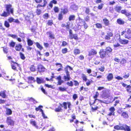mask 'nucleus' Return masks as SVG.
<instances>
[{
	"label": "nucleus",
	"instance_id": "nucleus-1",
	"mask_svg": "<svg viewBox=\"0 0 131 131\" xmlns=\"http://www.w3.org/2000/svg\"><path fill=\"white\" fill-rule=\"evenodd\" d=\"M121 34L122 35L124 34L126 38L129 39L131 38V30L129 29H125V30L122 32Z\"/></svg>",
	"mask_w": 131,
	"mask_h": 131
},
{
	"label": "nucleus",
	"instance_id": "nucleus-2",
	"mask_svg": "<svg viewBox=\"0 0 131 131\" xmlns=\"http://www.w3.org/2000/svg\"><path fill=\"white\" fill-rule=\"evenodd\" d=\"M113 36V34L112 33L108 32H107V35L105 36V39L107 40L108 42L112 43L113 42V39H112L111 40V37H112Z\"/></svg>",
	"mask_w": 131,
	"mask_h": 131
},
{
	"label": "nucleus",
	"instance_id": "nucleus-3",
	"mask_svg": "<svg viewBox=\"0 0 131 131\" xmlns=\"http://www.w3.org/2000/svg\"><path fill=\"white\" fill-rule=\"evenodd\" d=\"M6 10L8 13L13 14V9L10 4H6L5 5Z\"/></svg>",
	"mask_w": 131,
	"mask_h": 131
},
{
	"label": "nucleus",
	"instance_id": "nucleus-4",
	"mask_svg": "<svg viewBox=\"0 0 131 131\" xmlns=\"http://www.w3.org/2000/svg\"><path fill=\"white\" fill-rule=\"evenodd\" d=\"M24 15L26 19L29 20V18H31L33 17V13L31 12H26L24 14Z\"/></svg>",
	"mask_w": 131,
	"mask_h": 131
},
{
	"label": "nucleus",
	"instance_id": "nucleus-5",
	"mask_svg": "<svg viewBox=\"0 0 131 131\" xmlns=\"http://www.w3.org/2000/svg\"><path fill=\"white\" fill-rule=\"evenodd\" d=\"M64 72L66 73V75L64 76L63 79L65 81H68L70 80V79H71L69 72L68 71H67L66 69L65 70V71H64Z\"/></svg>",
	"mask_w": 131,
	"mask_h": 131
},
{
	"label": "nucleus",
	"instance_id": "nucleus-6",
	"mask_svg": "<svg viewBox=\"0 0 131 131\" xmlns=\"http://www.w3.org/2000/svg\"><path fill=\"white\" fill-rule=\"evenodd\" d=\"M79 20L80 22V23L79 24V25L80 26H83L84 28L85 29H86L88 27V26L87 24L85 23V21L83 19L79 18Z\"/></svg>",
	"mask_w": 131,
	"mask_h": 131
},
{
	"label": "nucleus",
	"instance_id": "nucleus-7",
	"mask_svg": "<svg viewBox=\"0 0 131 131\" xmlns=\"http://www.w3.org/2000/svg\"><path fill=\"white\" fill-rule=\"evenodd\" d=\"M99 54L100 58H103L106 57L107 53L105 50L101 49L100 51Z\"/></svg>",
	"mask_w": 131,
	"mask_h": 131
},
{
	"label": "nucleus",
	"instance_id": "nucleus-8",
	"mask_svg": "<svg viewBox=\"0 0 131 131\" xmlns=\"http://www.w3.org/2000/svg\"><path fill=\"white\" fill-rule=\"evenodd\" d=\"M6 123L8 125H13L14 124V122L11 119L10 117H7L6 120Z\"/></svg>",
	"mask_w": 131,
	"mask_h": 131
},
{
	"label": "nucleus",
	"instance_id": "nucleus-9",
	"mask_svg": "<svg viewBox=\"0 0 131 131\" xmlns=\"http://www.w3.org/2000/svg\"><path fill=\"white\" fill-rule=\"evenodd\" d=\"M36 82L38 84L43 83L45 82L43 79L41 78H37Z\"/></svg>",
	"mask_w": 131,
	"mask_h": 131
},
{
	"label": "nucleus",
	"instance_id": "nucleus-10",
	"mask_svg": "<svg viewBox=\"0 0 131 131\" xmlns=\"http://www.w3.org/2000/svg\"><path fill=\"white\" fill-rule=\"evenodd\" d=\"M97 53V51L95 50L92 49L89 51L88 56H90L96 55V54Z\"/></svg>",
	"mask_w": 131,
	"mask_h": 131
},
{
	"label": "nucleus",
	"instance_id": "nucleus-11",
	"mask_svg": "<svg viewBox=\"0 0 131 131\" xmlns=\"http://www.w3.org/2000/svg\"><path fill=\"white\" fill-rule=\"evenodd\" d=\"M18 86L24 88H25L26 87H27L26 84L22 82H20L19 83Z\"/></svg>",
	"mask_w": 131,
	"mask_h": 131
},
{
	"label": "nucleus",
	"instance_id": "nucleus-12",
	"mask_svg": "<svg viewBox=\"0 0 131 131\" xmlns=\"http://www.w3.org/2000/svg\"><path fill=\"white\" fill-rule=\"evenodd\" d=\"M105 51L106 52L107 54L108 55V53H111L112 52V49L111 48L108 47L106 48Z\"/></svg>",
	"mask_w": 131,
	"mask_h": 131
},
{
	"label": "nucleus",
	"instance_id": "nucleus-13",
	"mask_svg": "<svg viewBox=\"0 0 131 131\" xmlns=\"http://www.w3.org/2000/svg\"><path fill=\"white\" fill-rule=\"evenodd\" d=\"M22 46L20 44L17 45L15 47V49L17 51H19L22 48Z\"/></svg>",
	"mask_w": 131,
	"mask_h": 131
},
{
	"label": "nucleus",
	"instance_id": "nucleus-14",
	"mask_svg": "<svg viewBox=\"0 0 131 131\" xmlns=\"http://www.w3.org/2000/svg\"><path fill=\"white\" fill-rule=\"evenodd\" d=\"M38 69L40 72H43L45 71V68L42 65H39L38 67Z\"/></svg>",
	"mask_w": 131,
	"mask_h": 131
},
{
	"label": "nucleus",
	"instance_id": "nucleus-15",
	"mask_svg": "<svg viewBox=\"0 0 131 131\" xmlns=\"http://www.w3.org/2000/svg\"><path fill=\"white\" fill-rule=\"evenodd\" d=\"M30 123L32 125L35 126L37 128H38V127L37 125L36 122L32 120H30Z\"/></svg>",
	"mask_w": 131,
	"mask_h": 131
},
{
	"label": "nucleus",
	"instance_id": "nucleus-16",
	"mask_svg": "<svg viewBox=\"0 0 131 131\" xmlns=\"http://www.w3.org/2000/svg\"><path fill=\"white\" fill-rule=\"evenodd\" d=\"M120 42L123 44H127L128 42V41L126 40H122L120 39L119 40Z\"/></svg>",
	"mask_w": 131,
	"mask_h": 131
},
{
	"label": "nucleus",
	"instance_id": "nucleus-17",
	"mask_svg": "<svg viewBox=\"0 0 131 131\" xmlns=\"http://www.w3.org/2000/svg\"><path fill=\"white\" fill-rule=\"evenodd\" d=\"M43 5H42L40 4H38V5L37 6V8H38L40 7H44L46 5L47 3V2L46 1V0H43Z\"/></svg>",
	"mask_w": 131,
	"mask_h": 131
},
{
	"label": "nucleus",
	"instance_id": "nucleus-18",
	"mask_svg": "<svg viewBox=\"0 0 131 131\" xmlns=\"http://www.w3.org/2000/svg\"><path fill=\"white\" fill-rule=\"evenodd\" d=\"M104 23L106 26H108L109 24V21L106 18L103 19Z\"/></svg>",
	"mask_w": 131,
	"mask_h": 131
},
{
	"label": "nucleus",
	"instance_id": "nucleus-19",
	"mask_svg": "<svg viewBox=\"0 0 131 131\" xmlns=\"http://www.w3.org/2000/svg\"><path fill=\"white\" fill-rule=\"evenodd\" d=\"M123 126L119 125H117L114 127V129L117 130H123Z\"/></svg>",
	"mask_w": 131,
	"mask_h": 131
},
{
	"label": "nucleus",
	"instance_id": "nucleus-20",
	"mask_svg": "<svg viewBox=\"0 0 131 131\" xmlns=\"http://www.w3.org/2000/svg\"><path fill=\"white\" fill-rule=\"evenodd\" d=\"M73 52L74 54L77 55L80 53V51L79 49H75L74 50Z\"/></svg>",
	"mask_w": 131,
	"mask_h": 131
},
{
	"label": "nucleus",
	"instance_id": "nucleus-21",
	"mask_svg": "<svg viewBox=\"0 0 131 131\" xmlns=\"http://www.w3.org/2000/svg\"><path fill=\"white\" fill-rule=\"evenodd\" d=\"M113 46L114 48H117L120 47L121 46L118 42H114V43Z\"/></svg>",
	"mask_w": 131,
	"mask_h": 131
},
{
	"label": "nucleus",
	"instance_id": "nucleus-22",
	"mask_svg": "<svg viewBox=\"0 0 131 131\" xmlns=\"http://www.w3.org/2000/svg\"><path fill=\"white\" fill-rule=\"evenodd\" d=\"M10 14V13H8V12H6L4 11L3 13L1 14V16L4 17H6L8 16Z\"/></svg>",
	"mask_w": 131,
	"mask_h": 131
},
{
	"label": "nucleus",
	"instance_id": "nucleus-23",
	"mask_svg": "<svg viewBox=\"0 0 131 131\" xmlns=\"http://www.w3.org/2000/svg\"><path fill=\"white\" fill-rule=\"evenodd\" d=\"M75 16L74 15H70L69 17V21L73 20L75 19Z\"/></svg>",
	"mask_w": 131,
	"mask_h": 131
},
{
	"label": "nucleus",
	"instance_id": "nucleus-24",
	"mask_svg": "<svg viewBox=\"0 0 131 131\" xmlns=\"http://www.w3.org/2000/svg\"><path fill=\"white\" fill-rule=\"evenodd\" d=\"M47 34L49 36L51 39H54V35L50 31H49L47 32Z\"/></svg>",
	"mask_w": 131,
	"mask_h": 131
},
{
	"label": "nucleus",
	"instance_id": "nucleus-25",
	"mask_svg": "<svg viewBox=\"0 0 131 131\" xmlns=\"http://www.w3.org/2000/svg\"><path fill=\"white\" fill-rule=\"evenodd\" d=\"M99 95V93H98V92H97L96 93V94H95V96L94 97L95 100H97V99H96L97 98V97H98V96ZM98 100V101H100V102L101 103H104V101H103L102 100Z\"/></svg>",
	"mask_w": 131,
	"mask_h": 131
},
{
	"label": "nucleus",
	"instance_id": "nucleus-26",
	"mask_svg": "<svg viewBox=\"0 0 131 131\" xmlns=\"http://www.w3.org/2000/svg\"><path fill=\"white\" fill-rule=\"evenodd\" d=\"M121 7L120 6L117 5L115 8V9L116 11L119 12L121 9Z\"/></svg>",
	"mask_w": 131,
	"mask_h": 131
},
{
	"label": "nucleus",
	"instance_id": "nucleus-27",
	"mask_svg": "<svg viewBox=\"0 0 131 131\" xmlns=\"http://www.w3.org/2000/svg\"><path fill=\"white\" fill-rule=\"evenodd\" d=\"M113 74L111 73H110L108 75L107 78L108 81H110L113 79Z\"/></svg>",
	"mask_w": 131,
	"mask_h": 131
},
{
	"label": "nucleus",
	"instance_id": "nucleus-28",
	"mask_svg": "<svg viewBox=\"0 0 131 131\" xmlns=\"http://www.w3.org/2000/svg\"><path fill=\"white\" fill-rule=\"evenodd\" d=\"M71 9L74 10H76L78 8V6L75 4L71 5L70 7Z\"/></svg>",
	"mask_w": 131,
	"mask_h": 131
},
{
	"label": "nucleus",
	"instance_id": "nucleus-29",
	"mask_svg": "<svg viewBox=\"0 0 131 131\" xmlns=\"http://www.w3.org/2000/svg\"><path fill=\"white\" fill-rule=\"evenodd\" d=\"M123 127L124 128L123 129H124L126 131H130V129L129 128V127L126 125H124Z\"/></svg>",
	"mask_w": 131,
	"mask_h": 131
},
{
	"label": "nucleus",
	"instance_id": "nucleus-30",
	"mask_svg": "<svg viewBox=\"0 0 131 131\" xmlns=\"http://www.w3.org/2000/svg\"><path fill=\"white\" fill-rule=\"evenodd\" d=\"M27 42L28 45L29 46H31L33 44V41L31 40L30 39H27Z\"/></svg>",
	"mask_w": 131,
	"mask_h": 131
},
{
	"label": "nucleus",
	"instance_id": "nucleus-31",
	"mask_svg": "<svg viewBox=\"0 0 131 131\" xmlns=\"http://www.w3.org/2000/svg\"><path fill=\"white\" fill-rule=\"evenodd\" d=\"M0 96H1L2 97L4 98L6 97V96L4 91H2L0 92Z\"/></svg>",
	"mask_w": 131,
	"mask_h": 131
},
{
	"label": "nucleus",
	"instance_id": "nucleus-32",
	"mask_svg": "<svg viewBox=\"0 0 131 131\" xmlns=\"http://www.w3.org/2000/svg\"><path fill=\"white\" fill-rule=\"evenodd\" d=\"M56 112H61L62 111L61 108L60 106H58L57 108H56L55 110Z\"/></svg>",
	"mask_w": 131,
	"mask_h": 131
},
{
	"label": "nucleus",
	"instance_id": "nucleus-33",
	"mask_svg": "<svg viewBox=\"0 0 131 131\" xmlns=\"http://www.w3.org/2000/svg\"><path fill=\"white\" fill-rule=\"evenodd\" d=\"M15 44V43L13 41H11V42L9 43V46L10 47H14Z\"/></svg>",
	"mask_w": 131,
	"mask_h": 131
},
{
	"label": "nucleus",
	"instance_id": "nucleus-34",
	"mask_svg": "<svg viewBox=\"0 0 131 131\" xmlns=\"http://www.w3.org/2000/svg\"><path fill=\"white\" fill-rule=\"evenodd\" d=\"M117 23L120 24H124V21L121 19H118L117 20Z\"/></svg>",
	"mask_w": 131,
	"mask_h": 131
},
{
	"label": "nucleus",
	"instance_id": "nucleus-35",
	"mask_svg": "<svg viewBox=\"0 0 131 131\" xmlns=\"http://www.w3.org/2000/svg\"><path fill=\"white\" fill-rule=\"evenodd\" d=\"M122 115L125 118H127L128 117L127 114L126 112L123 113L122 114Z\"/></svg>",
	"mask_w": 131,
	"mask_h": 131
},
{
	"label": "nucleus",
	"instance_id": "nucleus-36",
	"mask_svg": "<svg viewBox=\"0 0 131 131\" xmlns=\"http://www.w3.org/2000/svg\"><path fill=\"white\" fill-rule=\"evenodd\" d=\"M12 114V111L10 109H7L6 110V114L7 115H9Z\"/></svg>",
	"mask_w": 131,
	"mask_h": 131
},
{
	"label": "nucleus",
	"instance_id": "nucleus-37",
	"mask_svg": "<svg viewBox=\"0 0 131 131\" xmlns=\"http://www.w3.org/2000/svg\"><path fill=\"white\" fill-rule=\"evenodd\" d=\"M68 12V10L67 9L65 8L63 9V10L62 9H61V13H63L64 14H66Z\"/></svg>",
	"mask_w": 131,
	"mask_h": 131
},
{
	"label": "nucleus",
	"instance_id": "nucleus-38",
	"mask_svg": "<svg viewBox=\"0 0 131 131\" xmlns=\"http://www.w3.org/2000/svg\"><path fill=\"white\" fill-rule=\"evenodd\" d=\"M36 44L37 47L40 50H41L42 49L43 47L42 46H41L39 43L38 42H36Z\"/></svg>",
	"mask_w": 131,
	"mask_h": 131
},
{
	"label": "nucleus",
	"instance_id": "nucleus-39",
	"mask_svg": "<svg viewBox=\"0 0 131 131\" xmlns=\"http://www.w3.org/2000/svg\"><path fill=\"white\" fill-rule=\"evenodd\" d=\"M4 25L7 28H9L10 27V25L8 22L6 21L4 23Z\"/></svg>",
	"mask_w": 131,
	"mask_h": 131
},
{
	"label": "nucleus",
	"instance_id": "nucleus-40",
	"mask_svg": "<svg viewBox=\"0 0 131 131\" xmlns=\"http://www.w3.org/2000/svg\"><path fill=\"white\" fill-rule=\"evenodd\" d=\"M82 78L83 80L85 81H86L87 80L86 76L85 74H82Z\"/></svg>",
	"mask_w": 131,
	"mask_h": 131
},
{
	"label": "nucleus",
	"instance_id": "nucleus-41",
	"mask_svg": "<svg viewBox=\"0 0 131 131\" xmlns=\"http://www.w3.org/2000/svg\"><path fill=\"white\" fill-rule=\"evenodd\" d=\"M30 70L32 71H36V69L34 66H31L30 67Z\"/></svg>",
	"mask_w": 131,
	"mask_h": 131
},
{
	"label": "nucleus",
	"instance_id": "nucleus-42",
	"mask_svg": "<svg viewBox=\"0 0 131 131\" xmlns=\"http://www.w3.org/2000/svg\"><path fill=\"white\" fill-rule=\"evenodd\" d=\"M9 36L11 37L14 38H17V36L15 35L9 34L8 35Z\"/></svg>",
	"mask_w": 131,
	"mask_h": 131
},
{
	"label": "nucleus",
	"instance_id": "nucleus-43",
	"mask_svg": "<svg viewBox=\"0 0 131 131\" xmlns=\"http://www.w3.org/2000/svg\"><path fill=\"white\" fill-rule=\"evenodd\" d=\"M67 84L69 86H72L73 85V82L72 81L67 83Z\"/></svg>",
	"mask_w": 131,
	"mask_h": 131
},
{
	"label": "nucleus",
	"instance_id": "nucleus-44",
	"mask_svg": "<svg viewBox=\"0 0 131 131\" xmlns=\"http://www.w3.org/2000/svg\"><path fill=\"white\" fill-rule=\"evenodd\" d=\"M59 89L61 91H63L66 90V88H62L60 87L59 88Z\"/></svg>",
	"mask_w": 131,
	"mask_h": 131
},
{
	"label": "nucleus",
	"instance_id": "nucleus-45",
	"mask_svg": "<svg viewBox=\"0 0 131 131\" xmlns=\"http://www.w3.org/2000/svg\"><path fill=\"white\" fill-rule=\"evenodd\" d=\"M20 58L22 59L23 60H24L25 59V57L23 54L21 52H20Z\"/></svg>",
	"mask_w": 131,
	"mask_h": 131
},
{
	"label": "nucleus",
	"instance_id": "nucleus-46",
	"mask_svg": "<svg viewBox=\"0 0 131 131\" xmlns=\"http://www.w3.org/2000/svg\"><path fill=\"white\" fill-rule=\"evenodd\" d=\"M68 68H69V70H73V68H71L69 66H67L64 68V71H65V70L66 69H67V71H68Z\"/></svg>",
	"mask_w": 131,
	"mask_h": 131
},
{
	"label": "nucleus",
	"instance_id": "nucleus-47",
	"mask_svg": "<svg viewBox=\"0 0 131 131\" xmlns=\"http://www.w3.org/2000/svg\"><path fill=\"white\" fill-rule=\"evenodd\" d=\"M122 85L124 87H127V88H130L131 87V86L130 85H127V84H126L124 83H122Z\"/></svg>",
	"mask_w": 131,
	"mask_h": 131
},
{
	"label": "nucleus",
	"instance_id": "nucleus-48",
	"mask_svg": "<svg viewBox=\"0 0 131 131\" xmlns=\"http://www.w3.org/2000/svg\"><path fill=\"white\" fill-rule=\"evenodd\" d=\"M95 25L97 28H102V26L101 24L99 23H97Z\"/></svg>",
	"mask_w": 131,
	"mask_h": 131
},
{
	"label": "nucleus",
	"instance_id": "nucleus-49",
	"mask_svg": "<svg viewBox=\"0 0 131 131\" xmlns=\"http://www.w3.org/2000/svg\"><path fill=\"white\" fill-rule=\"evenodd\" d=\"M36 12V13H37V15H40L41 13V10L40 9H37Z\"/></svg>",
	"mask_w": 131,
	"mask_h": 131
},
{
	"label": "nucleus",
	"instance_id": "nucleus-50",
	"mask_svg": "<svg viewBox=\"0 0 131 131\" xmlns=\"http://www.w3.org/2000/svg\"><path fill=\"white\" fill-rule=\"evenodd\" d=\"M103 96L104 98H106L108 97L109 96V95L107 93H104L103 94Z\"/></svg>",
	"mask_w": 131,
	"mask_h": 131
},
{
	"label": "nucleus",
	"instance_id": "nucleus-51",
	"mask_svg": "<svg viewBox=\"0 0 131 131\" xmlns=\"http://www.w3.org/2000/svg\"><path fill=\"white\" fill-rule=\"evenodd\" d=\"M126 60L125 59H123L121 61V63L122 64H123L126 63Z\"/></svg>",
	"mask_w": 131,
	"mask_h": 131
},
{
	"label": "nucleus",
	"instance_id": "nucleus-52",
	"mask_svg": "<svg viewBox=\"0 0 131 131\" xmlns=\"http://www.w3.org/2000/svg\"><path fill=\"white\" fill-rule=\"evenodd\" d=\"M90 9L89 8H86V9L85 11V13L86 14H89V12H90Z\"/></svg>",
	"mask_w": 131,
	"mask_h": 131
},
{
	"label": "nucleus",
	"instance_id": "nucleus-53",
	"mask_svg": "<svg viewBox=\"0 0 131 131\" xmlns=\"http://www.w3.org/2000/svg\"><path fill=\"white\" fill-rule=\"evenodd\" d=\"M8 20L10 23H11L12 22H14V19L10 17L8 18Z\"/></svg>",
	"mask_w": 131,
	"mask_h": 131
},
{
	"label": "nucleus",
	"instance_id": "nucleus-54",
	"mask_svg": "<svg viewBox=\"0 0 131 131\" xmlns=\"http://www.w3.org/2000/svg\"><path fill=\"white\" fill-rule=\"evenodd\" d=\"M84 20L88 22L90 20L89 17L88 16H86L84 18Z\"/></svg>",
	"mask_w": 131,
	"mask_h": 131
},
{
	"label": "nucleus",
	"instance_id": "nucleus-55",
	"mask_svg": "<svg viewBox=\"0 0 131 131\" xmlns=\"http://www.w3.org/2000/svg\"><path fill=\"white\" fill-rule=\"evenodd\" d=\"M67 48H65L62 49V52L63 53H65L67 52Z\"/></svg>",
	"mask_w": 131,
	"mask_h": 131
},
{
	"label": "nucleus",
	"instance_id": "nucleus-56",
	"mask_svg": "<svg viewBox=\"0 0 131 131\" xmlns=\"http://www.w3.org/2000/svg\"><path fill=\"white\" fill-rule=\"evenodd\" d=\"M54 11L56 13H58L59 11L58 8L57 7H55L54 9Z\"/></svg>",
	"mask_w": 131,
	"mask_h": 131
},
{
	"label": "nucleus",
	"instance_id": "nucleus-57",
	"mask_svg": "<svg viewBox=\"0 0 131 131\" xmlns=\"http://www.w3.org/2000/svg\"><path fill=\"white\" fill-rule=\"evenodd\" d=\"M87 81L86 83V84L87 86H89V85L90 84L91 82L92 81H90L89 80H87Z\"/></svg>",
	"mask_w": 131,
	"mask_h": 131
},
{
	"label": "nucleus",
	"instance_id": "nucleus-58",
	"mask_svg": "<svg viewBox=\"0 0 131 131\" xmlns=\"http://www.w3.org/2000/svg\"><path fill=\"white\" fill-rule=\"evenodd\" d=\"M62 16L63 15L62 14V13H61L59 14L58 18L59 20H60L62 19L63 17Z\"/></svg>",
	"mask_w": 131,
	"mask_h": 131
},
{
	"label": "nucleus",
	"instance_id": "nucleus-59",
	"mask_svg": "<svg viewBox=\"0 0 131 131\" xmlns=\"http://www.w3.org/2000/svg\"><path fill=\"white\" fill-rule=\"evenodd\" d=\"M63 104L64 108L65 109H67V103L66 102H64L63 103Z\"/></svg>",
	"mask_w": 131,
	"mask_h": 131
},
{
	"label": "nucleus",
	"instance_id": "nucleus-60",
	"mask_svg": "<svg viewBox=\"0 0 131 131\" xmlns=\"http://www.w3.org/2000/svg\"><path fill=\"white\" fill-rule=\"evenodd\" d=\"M67 44L68 43L64 41L62 42V46L64 47L67 45Z\"/></svg>",
	"mask_w": 131,
	"mask_h": 131
},
{
	"label": "nucleus",
	"instance_id": "nucleus-61",
	"mask_svg": "<svg viewBox=\"0 0 131 131\" xmlns=\"http://www.w3.org/2000/svg\"><path fill=\"white\" fill-rule=\"evenodd\" d=\"M79 58L80 60H83L84 57L83 55H81L79 57Z\"/></svg>",
	"mask_w": 131,
	"mask_h": 131
},
{
	"label": "nucleus",
	"instance_id": "nucleus-62",
	"mask_svg": "<svg viewBox=\"0 0 131 131\" xmlns=\"http://www.w3.org/2000/svg\"><path fill=\"white\" fill-rule=\"evenodd\" d=\"M115 109L114 107H111L110 109V110L112 112H114V111H115Z\"/></svg>",
	"mask_w": 131,
	"mask_h": 131
},
{
	"label": "nucleus",
	"instance_id": "nucleus-63",
	"mask_svg": "<svg viewBox=\"0 0 131 131\" xmlns=\"http://www.w3.org/2000/svg\"><path fill=\"white\" fill-rule=\"evenodd\" d=\"M43 17L45 19H47L48 17V14H46L43 15Z\"/></svg>",
	"mask_w": 131,
	"mask_h": 131
},
{
	"label": "nucleus",
	"instance_id": "nucleus-64",
	"mask_svg": "<svg viewBox=\"0 0 131 131\" xmlns=\"http://www.w3.org/2000/svg\"><path fill=\"white\" fill-rule=\"evenodd\" d=\"M104 67H101L100 68H99V70L101 71L102 72H103L104 71Z\"/></svg>",
	"mask_w": 131,
	"mask_h": 131
}]
</instances>
